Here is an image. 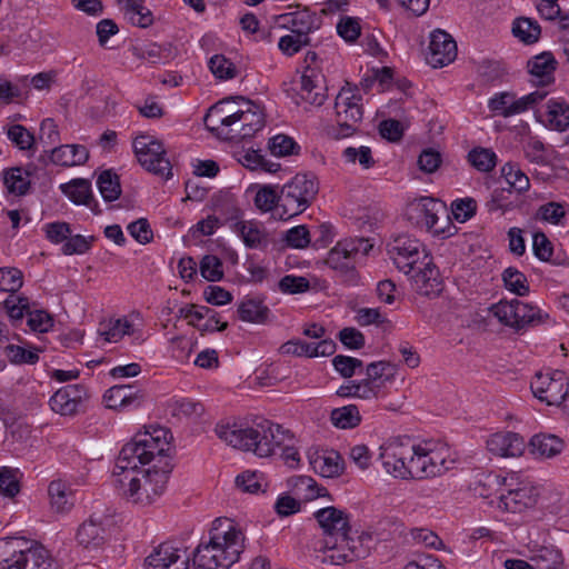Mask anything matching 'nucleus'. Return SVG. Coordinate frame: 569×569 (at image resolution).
Returning <instances> with one entry per match:
<instances>
[{"mask_svg": "<svg viewBox=\"0 0 569 569\" xmlns=\"http://www.w3.org/2000/svg\"><path fill=\"white\" fill-rule=\"evenodd\" d=\"M214 433L232 448L251 451L260 458L269 457L277 448H281V457L289 467L295 468L300 461L298 450L289 445L292 436L270 421L254 426L219 422L214 427Z\"/></svg>", "mask_w": 569, "mask_h": 569, "instance_id": "1", "label": "nucleus"}, {"mask_svg": "<svg viewBox=\"0 0 569 569\" xmlns=\"http://www.w3.org/2000/svg\"><path fill=\"white\" fill-rule=\"evenodd\" d=\"M246 537L230 518H217L209 530V540L193 551V563L202 569H229L244 550Z\"/></svg>", "mask_w": 569, "mask_h": 569, "instance_id": "2", "label": "nucleus"}, {"mask_svg": "<svg viewBox=\"0 0 569 569\" xmlns=\"http://www.w3.org/2000/svg\"><path fill=\"white\" fill-rule=\"evenodd\" d=\"M113 486L129 502L138 506L153 503L166 490L168 473L160 469L114 463Z\"/></svg>", "mask_w": 569, "mask_h": 569, "instance_id": "3", "label": "nucleus"}, {"mask_svg": "<svg viewBox=\"0 0 569 569\" xmlns=\"http://www.w3.org/2000/svg\"><path fill=\"white\" fill-rule=\"evenodd\" d=\"M171 439L170 431L162 427L138 433L131 442L122 447L116 463L133 467L150 463L167 456Z\"/></svg>", "mask_w": 569, "mask_h": 569, "instance_id": "4", "label": "nucleus"}, {"mask_svg": "<svg viewBox=\"0 0 569 569\" xmlns=\"http://www.w3.org/2000/svg\"><path fill=\"white\" fill-rule=\"evenodd\" d=\"M479 495L489 498L495 489L498 493V507L510 512H521L536 505L539 490L530 482L521 481L517 487L512 482H507L506 478L489 473L479 481Z\"/></svg>", "mask_w": 569, "mask_h": 569, "instance_id": "5", "label": "nucleus"}, {"mask_svg": "<svg viewBox=\"0 0 569 569\" xmlns=\"http://www.w3.org/2000/svg\"><path fill=\"white\" fill-rule=\"evenodd\" d=\"M415 453L409 462V479H426L443 475L455 465L446 445L423 442L412 445Z\"/></svg>", "mask_w": 569, "mask_h": 569, "instance_id": "6", "label": "nucleus"}, {"mask_svg": "<svg viewBox=\"0 0 569 569\" xmlns=\"http://www.w3.org/2000/svg\"><path fill=\"white\" fill-rule=\"evenodd\" d=\"M318 192L319 181L313 173H297L280 190V218L289 219L306 211Z\"/></svg>", "mask_w": 569, "mask_h": 569, "instance_id": "7", "label": "nucleus"}, {"mask_svg": "<svg viewBox=\"0 0 569 569\" xmlns=\"http://www.w3.org/2000/svg\"><path fill=\"white\" fill-rule=\"evenodd\" d=\"M310 548L320 562L331 566H342L367 555V550L359 548L350 536L339 537V539L335 536L316 538L311 541Z\"/></svg>", "mask_w": 569, "mask_h": 569, "instance_id": "8", "label": "nucleus"}, {"mask_svg": "<svg viewBox=\"0 0 569 569\" xmlns=\"http://www.w3.org/2000/svg\"><path fill=\"white\" fill-rule=\"evenodd\" d=\"M239 119L238 110L229 101L223 100L209 108L204 117V124L220 139L240 141L249 136L242 134L246 131L241 130L242 126Z\"/></svg>", "mask_w": 569, "mask_h": 569, "instance_id": "9", "label": "nucleus"}, {"mask_svg": "<svg viewBox=\"0 0 569 569\" xmlns=\"http://www.w3.org/2000/svg\"><path fill=\"white\" fill-rule=\"evenodd\" d=\"M361 100L358 89L349 86L341 88L337 94L335 109L338 138H347L356 132L363 116Z\"/></svg>", "mask_w": 569, "mask_h": 569, "instance_id": "10", "label": "nucleus"}, {"mask_svg": "<svg viewBox=\"0 0 569 569\" xmlns=\"http://www.w3.org/2000/svg\"><path fill=\"white\" fill-rule=\"evenodd\" d=\"M132 147L139 163L147 171L166 178L171 176V163L161 141L141 133L133 139Z\"/></svg>", "mask_w": 569, "mask_h": 569, "instance_id": "11", "label": "nucleus"}, {"mask_svg": "<svg viewBox=\"0 0 569 569\" xmlns=\"http://www.w3.org/2000/svg\"><path fill=\"white\" fill-rule=\"evenodd\" d=\"M388 252L396 267L405 274L413 272L429 257L423 243L409 234H400L388 244Z\"/></svg>", "mask_w": 569, "mask_h": 569, "instance_id": "12", "label": "nucleus"}, {"mask_svg": "<svg viewBox=\"0 0 569 569\" xmlns=\"http://www.w3.org/2000/svg\"><path fill=\"white\" fill-rule=\"evenodd\" d=\"M533 396L548 406L561 405L569 392V381L561 370L540 371L530 382Z\"/></svg>", "mask_w": 569, "mask_h": 569, "instance_id": "13", "label": "nucleus"}, {"mask_svg": "<svg viewBox=\"0 0 569 569\" xmlns=\"http://www.w3.org/2000/svg\"><path fill=\"white\" fill-rule=\"evenodd\" d=\"M379 459L385 471L398 479H409V462L415 453L412 443L400 438H391L380 448Z\"/></svg>", "mask_w": 569, "mask_h": 569, "instance_id": "14", "label": "nucleus"}, {"mask_svg": "<svg viewBox=\"0 0 569 569\" xmlns=\"http://www.w3.org/2000/svg\"><path fill=\"white\" fill-rule=\"evenodd\" d=\"M89 392L83 385H69L57 390L50 398L52 411L61 416H74L83 409Z\"/></svg>", "mask_w": 569, "mask_h": 569, "instance_id": "15", "label": "nucleus"}, {"mask_svg": "<svg viewBox=\"0 0 569 569\" xmlns=\"http://www.w3.org/2000/svg\"><path fill=\"white\" fill-rule=\"evenodd\" d=\"M144 563L146 569H188L189 556L173 543L163 542L152 550Z\"/></svg>", "mask_w": 569, "mask_h": 569, "instance_id": "16", "label": "nucleus"}, {"mask_svg": "<svg viewBox=\"0 0 569 569\" xmlns=\"http://www.w3.org/2000/svg\"><path fill=\"white\" fill-rule=\"evenodd\" d=\"M439 213H446L445 204L430 197H421L409 204L410 219L435 233L443 232L442 228L437 227Z\"/></svg>", "mask_w": 569, "mask_h": 569, "instance_id": "17", "label": "nucleus"}, {"mask_svg": "<svg viewBox=\"0 0 569 569\" xmlns=\"http://www.w3.org/2000/svg\"><path fill=\"white\" fill-rule=\"evenodd\" d=\"M457 57V43L443 30H435L430 36L427 61L433 68H441L452 62Z\"/></svg>", "mask_w": 569, "mask_h": 569, "instance_id": "18", "label": "nucleus"}, {"mask_svg": "<svg viewBox=\"0 0 569 569\" xmlns=\"http://www.w3.org/2000/svg\"><path fill=\"white\" fill-rule=\"evenodd\" d=\"M315 518L323 531L322 538L347 537L350 533V519L348 513L336 507L321 508L315 512Z\"/></svg>", "mask_w": 569, "mask_h": 569, "instance_id": "19", "label": "nucleus"}, {"mask_svg": "<svg viewBox=\"0 0 569 569\" xmlns=\"http://www.w3.org/2000/svg\"><path fill=\"white\" fill-rule=\"evenodd\" d=\"M327 88L322 73L308 67L300 77L298 96L301 101L311 106L320 107L327 99Z\"/></svg>", "mask_w": 569, "mask_h": 569, "instance_id": "20", "label": "nucleus"}, {"mask_svg": "<svg viewBox=\"0 0 569 569\" xmlns=\"http://www.w3.org/2000/svg\"><path fill=\"white\" fill-rule=\"evenodd\" d=\"M336 342L332 339H322L318 342H307L301 339H292L282 343L279 348L281 355L295 357H329L336 351Z\"/></svg>", "mask_w": 569, "mask_h": 569, "instance_id": "21", "label": "nucleus"}, {"mask_svg": "<svg viewBox=\"0 0 569 569\" xmlns=\"http://www.w3.org/2000/svg\"><path fill=\"white\" fill-rule=\"evenodd\" d=\"M415 290L426 297L438 296L442 290V281L439 270L428 258L423 263L418 264L416 270L410 273Z\"/></svg>", "mask_w": 569, "mask_h": 569, "instance_id": "22", "label": "nucleus"}, {"mask_svg": "<svg viewBox=\"0 0 569 569\" xmlns=\"http://www.w3.org/2000/svg\"><path fill=\"white\" fill-rule=\"evenodd\" d=\"M143 400V392L130 385L113 386L103 395L106 407L113 410L136 409Z\"/></svg>", "mask_w": 569, "mask_h": 569, "instance_id": "23", "label": "nucleus"}, {"mask_svg": "<svg viewBox=\"0 0 569 569\" xmlns=\"http://www.w3.org/2000/svg\"><path fill=\"white\" fill-rule=\"evenodd\" d=\"M525 448L523 438L515 432H497L487 440V449L497 457H519Z\"/></svg>", "mask_w": 569, "mask_h": 569, "instance_id": "24", "label": "nucleus"}, {"mask_svg": "<svg viewBox=\"0 0 569 569\" xmlns=\"http://www.w3.org/2000/svg\"><path fill=\"white\" fill-rule=\"evenodd\" d=\"M557 61L551 52H542L528 61L531 82L536 86H549L555 81Z\"/></svg>", "mask_w": 569, "mask_h": 569, "instance_id": "25", "label": "nucleus"}, {"mask_svg": "<svg viewBox=\"0 0 569 569\" xmlns=\"http://www.w3.org/2000/svg\"><path fill=\"white\" fill-rule=\"evenodd\" d=\"M24 545L18 538L0 539V569H24Z\"/></svg>", "mask_w": 569, "mask_h": 569, "instance_id": "26", "label": "nucleus"}, {"mask_svg": "<svg viewBox=\"0 0 569 569\" xmlns=\"http://www.w3.org/2000/svg\"><path fill=\"white\" fill-rule=\"evenodd\" d=\"M50 508L53 512L64 515L74 506V497L71 486L61 480H52L48 486Z\"/></svg>", "mask_w": 569, "mask_h": 569, "instance_id": "27", "label": "nucleus"}, {"mask_svg": "<svg viewBox=\"0 0 569 569\" xmlns=\"http://www.w3.org/2000/svg\"><path fill=\"white\" fill-rule=\"evenodd\" d=\"M89 159V151L82 144H62L50 152L52 163L62 167L81 166Z\"/></svg>", "mask_w": 569, "mask_h": 569, "instance_id": "28", "label": "nucleus"}, {"mask_svg": "<svg viewBox=\"0 0 569 569\" xmlns=\"http://www.w3.org/2000/svg\"><path fill=\"white\" fill-rule=\"evenodd\" d=\"M76 539L82 548L98 550L106 542V529L101 522L90 518L78 528Z\"/></svg>", "mask_w": 569, "mask_h": 569, "instance_id": "29", "label": "nucleus"}, {"mask_svg": "<svg viewBox=\"0 0 569 569\" xmlns=\"http://www.w3.org/2000/svg\"><path fill=\"white\" fill-rule=\"evenodd\" d=\"M326 263L329 268L339 271L345 274L349 281H353L357 278L356 274V261L349 254L348 249L345 248V243L339 241L328 253Z\"/></svg>", "mask_w": 569, "mask_h": 569, "instance_id": "30", "label": "nucleus"}, {"mask_svg": "<svg viewBox=\"0 0 569 569\" xmlns=\"http://www.w3.org/2000/svg\"><path fill=\"white\" fill-rule=\"evenodd\" d=\"M309 462L313 471L325 478L338 477L343 471L341 457L336 451L316 452L310 456Z\"/></svg>", "mask_w": 569, "mask_h": 569, "instance_id": "31", "label": "nucleus"}, {"mask_svg": "<svg viewBox=\"0 0 569 569\" xmlns=\"http://www.w3.org/2000/svg\"><path fill=\"white\" fill-rule=\"evenodd\" d=\"M242 104L238 108L239 121L241 122V130L244 136L252 137L264 127V116L260 106L252 101L241 99Z\"/></svg>", "mask_w": 569, "mask_h": 569, "instance_id": "32", "label": "nucleus"}, {"mask_svg": "<svg viewBox=\"0 0 569 569\" xmlns=\"http://www.w3.org/2000/svg\"><path fill=\"white\" fill-rule=\"evenodd\" d=\"M244 244L251 249H261L267 247L268 238L263 226L257 221H238L233 224Z\"/></svg>", "mask_w": 569, "mask_h": 569, "instance_id": "33", "label": "nucleus"}, {"mask_svg": "<svg viewBox=\"0 0 569 569\" xmlns=\"http://www.w3.org/2000/svg\"><path fill=\"white\" fill-rule=\"evenodd\" d=\"M60 189L73 203L83 204L89 207L91 210H94L97 202L92 197L91 183L89 180L77 178L61 184Z\"/></svg>", "mask_w": 569, "mask_h": 569, "instance_id": "34", "label": "nucleus"}, {"mask_svg": "<svg viewBox=\"0 0 569 569\" xmlns=\"http://www.w3.org/2000/svg\"><path fill=\"white\" fill-rule=\"evenodd\" d=\"M280 19L286 28L301 37H309V33L316 28L317 21L315 14L308 9L284 13Z\"/></svg>", "mask_w": 569, "mask_h": 569, "instance_id": "35", "label": "nucleus"}, {"mask_svg": "<svg viewBox=\"0 0 569 569\" xmlns=\"http://www.w3.org/2000/svg\"><path fill=\"white\" fill-rule=\"evenodd\" d=\"M563 449V441L553 435H535L529 442L530 452L542 459L553 458Z\"/></svg>", "mask_w": 569, "mask_h": 569, "instance_id": "36", "label": "nucleus"}, {"mask_svg": "<svg viewBox=\"0 0 569 569\" xmlns=\"http://www.w3.org/2000/svg\"><path fill=\"white\" fill-rule=\"evenodd\" d=\"M551 130L565 131L569 127V104L562 100L551 99L547 102L546 119L542 120Z\"/></svg>", "mask_w": 569, "mask_h": 569, "instance_id": "37", "label": "nucleus"}, {"mask_svg": "<svg viewBox=\"0 0 569 569\" xmlns=\"http://www.w3.org/2000/svg\"><path fill=\"white\" fill-rule=\"evenodd\" d=\"M126 19L133 26L147 28L152 24V12L144 6L143 0H119Z\"/></svg>", "mask_w": 569, "mask_h": 569, "instance_id": "38", "label": "nucleus"}, {"mask_svg": "<svg viewBox=\"0 0 569 569\" xmlns=\"http://www.w3.org/2000/svg\"><path fill=\"white\" fill-rule=\"evenodd\" d=\"M168 410L172 417L179 420H197L203 415L204 407L197 400L180 398L170 401Z\"/></svg>", "mask_w": 569, "mask_h": 569, "instance_id": "39", "label": "nucleus"}, {"mask_svg": "<svg viewBox=\"0 0 569 569\" xmlns=\"http://www.w3.org/2000/svg\"><path fill=\"white\" fill-rule=\"evenodd\" d=\"M519 98L511 92H500L489 99L488 108L493 113L509 118L521 113Z\"/></svg>", "mask_w": 569, "mask_h": 569, "instance_id": "40", "label": "nucleus"}, {"mask_svg": "<svg viewBox=\"0 0 569 569\" xmlns=\"http://www.w3.org/2000/svg\"><path fill=\"white\" fill-rule=\"evenodd\" d=\"M133 333V325L127 318L110 319L99 328V336L103 342H118L123 336Z\"/></svg>", "mask_w": 569, "mask_h": 569, "instance_id": "41", "label": "nucleus"}, {"mask_svg": "<svg viewBox=\"0 0 569 569\" xmlns=\"http://www.w3.org/2000/svg\"><path fill=\"white\" fill-rule=\"evenodd\" d=\"M238 315L242 321L266 323L269 319L270 310L261 301L249 299L238 306Z\"/></svg>", "mask_w": 569, "mask_h": 569, "instance_id": "42", "label": "nucleus"}, {"mask_svg": "<svg viewBox=\"0 0 569 569\" xmlns=\"http://www.w3.org/2000/svg\"><path fill=\"white\" fill-rule=\"evenodd\" d=\"M24 569H58L56 561L43 546H32L24 550Z\"/></svg>", "mask_w": 569, "mask_h": 569, "instance_id": "43", "label": "nucleus"}, {"mask_svg": "<svg viewBox=\"0 0 569 569\" xmlns=\"http://www.w3.org/2000/svg\"><path fill=\"white\" fill-rule=\"evenodd\" d=\"M512 34L526 44L538 41L541 29L538 22L530 18H518L512 23Z\"/></svg>", "mask_w": 569, "mask_h": 569, "instance_id": "44", "label": "nucleus"}, {"mask_svg": "<svg viewBox=\"0 0 569 569\" xmlns=\"http://www.w3.org/2000/svg\"><path fill=\"white\" fill-rule=\"evenodd\" d=\"M332 425L340 429H352L360 425L361 416L356 405H348L336 408L331 411Z\"/></svg>", "mask_w": 569, "mask_h": 569, "instance_id": "45", "label": "nucleus"}, {"mask_svg": "<svg viewBox=\"0 0 569 569\" xmlns=\"http://www.w3.org/2000/svg\"><path fill=\"white\" fill-rule=\"evenodd\" d=\"M501 174L508 186L518 193L526 192L530 188V180L518 163H505L501 168Z\"/></svg>", "mask_w": 569, "mask_h": 569, "instance_id": "46", "label": "nucleus"}, {"mask_svg": "<svg viewBox=\"0 0 569 569\" xmlns=\"http://www.w3.org/2000/svg\"><path fill=\"white\" fill-rule=\"evenodd\" d=\"M518 307L519 300H501L490 308V312L499 322L518 329Z\"/></svg>", "mask_w": 569, "mask_h": 569, "instance_id": "47", "label": "nucleus"}, {"mask_svg": "<svg viewBox=\"0 0 569 569\" xmlns=\"http://www.w3.org/2000/svg\"><path fill=\"white\" fill-rule=\"evenodd\" d=\"M3 183L10 193L26 194L30 188L29 173L21 168H11L3 174Z\"/></svg>", "mask_w": 569, "mask_h": 569, "instance_id": "48", "label": "nucleus"}, {"mask_svg": "<svg viewBox=\"0 0 569 569\" xmlns=\"http://www.w3.org/2000/svg\"><path fill=\"white\" fill-rule=\"evenodd\" d=\"M402 525L392 519H382L379 520L372 528L370 532H363L359 539L375 538L377 541H388L393 539L397 535L400 533Z\"/></svg>", "mask_w": 569, "mask_h": 569, "instance_id": "49", "label": "nucleus"}, {"mask_svg": "<svg viewBox=\"0 0 569 569\" xmlns=\"http://www.w3.org/2000/svg\"><path fill=\"white\" fill-rule=\"evenodd\" d=\"M531 560L539 569H557L563 558L561 551L556 547L542 546L535 551Z\"/></svg>", "mask_w": 569, "mask_h": 569, "instance_id": "50", "label": "nucleus"}, {"mask_svg": "<svg viewBox=\"0 0 569 569\" xmlns=\"http://www.w3.org/2000/svg\"><path fill=\"white\" fill-rule=\"evenodd\" d=\"M502 281L507 290L519 297H523L529 293L527 277L513 267L505 269L502 272Z\"/></svg>", "mask_w": 569, "mask_h": 569, "instance_id": "51", "label": "nucleus"}, {"mask_svg": "<svg viewBox=\"0 0 569 569\" xmlns=\"http://www.w3.org/2000/svg\"><path fill=\"white\" fill-rule=\"evenodd\" d=\"M97 184L102 198L106 201H114L121 194L119 177L110 170L103 171L97 180Z\"/></svg>", "mask_w": 569, "mask_h": 569, "instance_id": "52", "label": "nucleus"}, {"mask_svg": "<svg viewBox=\"0 0 569 569\" xmlns=\"http://www.w3.org/2000/svg\"><path fill=\"white\" fill-rule=\"evenodd\" d=\"M279 196L280 191L272 186L260 187L254 196V204L261 211L268 212L276 208L280 213L281 208Z\"/></svg>", "mask_w": 569, "mask_h": 569, "instance_id": "53", "label": "nucleus"}, {"mask_svg": "<svg viewBox=\"0 0 569 569\" xmlns=\"http://www.w3.org/2000/svg\"><path fill=\"white\" fill-rule=\"evenodd\" d=\"M208 67L219 80H230L237 77V67L223 54H214L210 58Z\"/></svg>", "mask_w": 569, "mask_h": 569, "instance_id": "54", "label": "nucleus"}, {"mask_svg": "<svg viewBox=\"0 0 569 569\" xmlns=\"http://www.w3.org/2000/svg\"><path fill=\"white\" fill-rule=\"evenodd\" d=\"M20 477L19 469L2 467L0 469V493L6 497H14L20 491Z\"/></svg>", "mask_w": 569, "mask_h": 569, "instance_id": "55", "label": "nucleus"}, {"mask_svg": "<svg viewBox=\"0 0 569 569\" xmlns=\"http://www.w3.org/2000/svg\"><path fill=\"white\" fill-rule=\"evenodd\" d=\"M239 162L251 170L262 169L267 172H277L280 164L270 162L257 150H247L240 158Z\"/></svg>", "mask_w": 569, "mask_h": 569, "instance_id": "56", "label": "nucleus"}, {"mask_svg": "<svg viewBox=\"0 0 569 569\" xmlns=\"http://www.w3.org/2000/svg\"><path fill=\"white\" fill-rule=\"evenodd\" d=\"M4 355L13 365H34L39 361L38 349H26L17 345H8L4 348Z\"/></svg>", "mask_w": 569, "mask_h": 569, "instance_id": "57", "label": "nucleus"}, {"mask_svg": "<svg viewBox=\"0 0 569 569\" xmlns=\"http://www.w3.org/2000/svg\"><path fill=\"white\" fill-rule=\"evenodd\" d=\"M547 318L548 315L543 313L538 307L519 301L518 329L542 323Z\"/></svg>", "mask_w": 569, "mask_h": 569, "instance_id": "58", "label": "nucleus"}, {"mask_svg": "<svg viewBox=\"0 0 569 569\" xmlns=\"http://www.w3.org/2000/svg\"><path fill=\"white\" fill-rule=\"evenodd\" d=\"M268 148L276 157L297 154L300 150L298 143L289 136L277 134L269 139Z\"/></svg>", "mask_w": 569, "mask_h": 569, "instance_id": "59", "label": "nucleus"}, {"mask_svg": "<svg viewBox=\"0 0 569 569\" xmlns=\"http://www.w3.org/2000/svg\"><path fill=\"white\" fill-rule=\"evenodd\" d=\"M366 378L377 385L381 390L387 381H390L393 373L392 367L386 361L371 362L367 366Z\"/></svg>", "mask_w": 569, "mask_h": 569, "instance_id": "60", "label": "nucleus"}, {"mask_svg": "<svg viewBox=\"0 0 569 569\" xmlns=\"http://www.w3.org/2000/svg\"><path fill=\"white\" fill-rule=\"evenodd\" d=\"M470 163L479 171H491L497 161V156L493 151L486 148H476L468 154Z\"/></svg>", "mask_w": 569, "mask_h": 569, "instance_id": "61", "label": "nucleus"}, {"mask_svg": "<svg viewBox=\"0 0 569 569\" xmlns=\"http://www.w3.org/2000/svg\"><path fill=\"white\" fill-rule=\"evenodd\" d=\"M291 486L297 492L305 491V498L309 500L327 495V489L318 487L317 482L309 476L292 478Z\"/></svg>", "mask_w": 569, "mask_h": 569, "instance_id": "62", "label": "nucleus"}, {"mask_svg": "<svg viewBox=\"0 0 569 569\" xmlns=\"http://www.w3.org/2000/svg\"><path fill=\"white\" fill-rule=\"evenodd\" d=\"M342 156L349 163H359L363 169H369L375 166L371 149L366 146L359 148L348 147L343 150Z\"/></svg>", "mask_w": 569, "mask_h": 569, "instance_id": "63", "label": "nucleus"}, {"mask_svg": "<svg viewBox=\"0 0 569 569\" xmlns=\"http://www.w3.org/2000/svg\"><path fill=\"white\" fill-rule=\"evenodd\" d=\"M200 272L208 281H219L223 277L222 261L216 256L207 254L200 261Z\"/></svg>", "mask_w": 569, "mask_h": 569, "instance_id": "64", "label": "nucleus"}]
</instances>
